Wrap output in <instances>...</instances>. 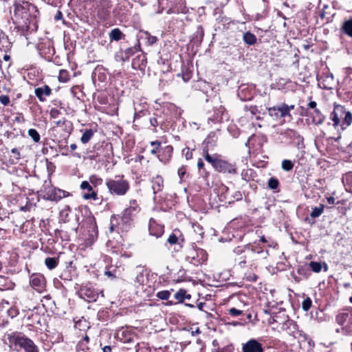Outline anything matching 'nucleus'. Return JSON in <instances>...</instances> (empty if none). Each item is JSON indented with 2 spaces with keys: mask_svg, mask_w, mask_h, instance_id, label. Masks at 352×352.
Returning <instances> with one entry per match:
<instances>
[{
  "mask_svg": "<svg viewBox=\"0 0 352 352\" xmlns=\"http://www.w3.org/2000/svg\"><path fill=\"white\" fill-rule=\"evenodd\" d=\"M30 285L40 294L46 291L47 281L45 277L42 274H32L30 277Z\"/></svg>",
  "mask_w": 352,
  "mask_h": 352,
  "instance_id": "nucleus-16",
  "label": "nucleus"
},
{
  "mask_svg": "<svg viewBox=\"0 0 352 352\" xmlns=\"http://www.w3.org/2000/svg\"><path fill=\"white\" fill-rule=\"evenodd\" d=\"M186 290L184 289H179L175 294H174V298L175 299L176 302H173L172 301H169L168 302V305H173L177 303H182L185 300V295H186Z\"/></svg>",
  "mask_w": 352,
  "mask_h": 352,
  "instance_id": "nucleus-45",
  "label": "nucleus"
},
{
  "mask_svg": "<svg viewBox=\"0 0 352 352\" xmlns=\"http://www.w3.org/2000/svg\"><path fill=\"white\" fill-rule=\"evenodd\" d=\"M43 192L44 199L56 202L59 201L63 198L67 197L71 195L69 192L52 186H45Z\"/></svg>",
  "mask_w": 352,
  "mask_h": 352,
  "instance_id": "nucleus-15",
  "label": "nucleus"
},
{
  "mask_svg": "<svg viewBox=\"0 0 352 352\" xmlns=\"http://www.w3.org/2000/svg\"><path fill=\"white\" fill-rule=\"evenodd\" d=\"M342 182L346 191L352 192V174H346L342 178Z\"/></svg>",
  "mask_w": 352,
  "mask_h": 352,
  "instance_id": "nucleus-50",
  "label": "nucleus"
},
{
  "mask_svg": "<svg viewBox=\"0 0 352 352\" xmlns=\"http://www.w3.org/2000/svg\"><path fill=\"white\" fill-rule=\"evenodd\" d=\"M141 208L136 199L129 201V206L121 214H113L110 219L109 232L123 234L132 228L134 219Z\"/></svg>",
  "mask_w": 352,
  "mask_h": 352,
  "instance_id": "nucleus-3",
  "label": "nucleus"
},
{
  "mask_svg": "<svg viewBox=\"0 0 352 352\" xmlns=\"http://www.w3.org/2000/svg\"><path fill=\"white\" fill-rule=\"evenodd\" d=\"M96 1L98 3L96 8L98 17L102 21L107 20L111 14V1L110 0H98Z\"/></svg>",
  "mask_w": 352,
  "mask_h": 352,
  "instance_id": "nucleus-18",
  "label": "nucleus"
},
{
  "mask_svg": "<svg viewBox=\"0 0 352 352\" xmlns=\"http://www.w3.org/2000/svg\"><path fill=\"white\" fill-rule=\"evenodd\" d=\"M141 51L140 43L135 45L133 47H128L120 52V60L123 62L128 60L135 53Z\"/></svg>",
  "mask_w": 352,
  "mask_h": 352,
  "instance_id": "nucleus-33",
  "label": "nucleus"
},
{
  "mask_svg": "<svg viewBox=\"0 0 352 352\" xmlns=\"http://www.w3.org/2000/svg\"><path fill=\"white\" fill-rule=\"evenodd\" d=\"M21 158V155L20 151L16 148H14L11 150V155L10 157V162L12 164H15L18 163L19 160Z\"/></svg>",
  "mask_w": 352,
  "mask_h": 352,
  "instance_id": "nucleus-51",
  "label": "nucleus"
},
{
  "mask_svg": "<svg viewBox=\"0 0 352 352\" xmlns=\"http://www.w3.org/2000/svg\"><path fill=\"white\" fill-rule=\"evenodd\" d=\"M311 96L308 98L309 100H311ZM299 108L300 109V115L310 118L312 124L314 125H320L324 122L325 116L322 113L320 110L317 108L316 102L310 100L307 107L300 106Z\"/></svg>",
  "mask_w": 352,
  "mask_h": 352,
  "instance_id": "nucleus-8",
  "label": "nucleus"
},
{
  "mask_svg": "<svg viewBox=\"0 0 352 352\" xmlns=\"http://www.w3.org/2000/svg\"><path fill=\"white\" fill-rule=\"evenodd\" d=\"M234 254V267L242 271L243 278L248 282H256L258 276L254 271L257 268V263L267 258L269 254L267 249L259 243H249L236 247Z\"/></svg>",
  "mask_w": 352,
  "mask_h": 352,
  "instance_id": "nucleus-1",
  "label": "nucleus"
},
{
  "mask_svg": "<svg viewBox=\"0 0 352 352\" xmlns=\"http://www.w3.org/2000/svg\"><path fill=\"white\" fill-rule=\"evenodd\" d=\"M77 352H91L88 343L79 341L76 345Z\"/></svg>",
  "mask_w": 352,
  "mask_h": 352,
  "instance_id": "nucleus-59",
  "label": "nucleus"
},
{
  "mask_svg": "<svg viewBox=\"0 0 352 352\" xmlns=\"http://www.w3.org/2000/svg\"><path fill=\"white\" fill-rule=\"evenodd\" d=\"M105 186L110 195L117 197L126 195L131 189L130 182L123 174L116 175L112 178L107 179Z\"/></svg>",
  "mask_w": 352,
  "mask_h": 352,
  "instance_id": "nucleus-5",
  "label": "nucleus"
},
{
  "mask_svg": "<svg viewBox=\"0 0 352 352\" xmlns=\"http://www.w3.org/2000/svg\"><path fill=\"white\" fill-rule=\"evenodd\" d=\"M297 274L302 278H308L311 276L310 268L309 265H299L296 269Z\"/></svg>",
  "mask_w": 352,
  "mask_h": 352,
  "instance_id": "nucleus-46",
  "label": "nucleus"
},
{
  "mask_svg": "<svg viewBox=\"0 0 352 352\" xmlns=\"http://www.w3.org/2000/svg\"><path fill=\"white\" fill-rule=\"evenodd\" d=\"M166 13L179 14L186 13L188 8L186 6L185 0H166Z\"/></svg>",
  "mask_w": 352,
  "mask_h": 352,
  "instance_id": "nucleus-17",
  "label": "nucleus"
},
{
  "mask_svg": "<svg viewBox=\"0 0 352 352\" xmlns=\"http://www.w3.org/2000/svg\"><path fill=\"white\" fill-rule=\"evenodd\" d=\"M151 149L150 153L151 155H155L162 163H168L173 153V147L172 145H166L162 146V142L159 140L150 142Z\"/></svg>",
  "mask_w": 352,
  "mask_h": 352,
  "instance_id": "nucleus-10",
  "label": "nucleus"
},
{
  "mask_svg": "<svg viewBox=\"0 0 352 352\" xmlns=\"http://www.w3.org/2000/svg\"><path fill=\"white\" fill-rule=\"evenodd\" d=\"M243 41L248 45H254L257 42V38L253 33L247 31L243 34Z\"/></svg>",
  "mask_w": 352,
  "mask_h": 352,
  "instance_id": "nucleus-42",
  "label": "nucleus"
},
{
  "mask_svg": "<svg viewBox=\"0 0 352 352\" xmlns=\"http://www.w3.org/2000/svg\"><path fill=\"white\" fill-rule=\"evenodd\" d=\"M117 269L111 266L106 269L104 275L113 280L117 277Z\"/></svg>",
  "mask_w": 352,
  "mask_h": 352,
  "instance_id": "nucleus-61",
  "label": "nucleus"
},
{
  "mask_svg": "<svg viewBox=\"0 0 352 352\" xmlns=\"http://www.w3.org/2000/svg\"><path fill=\"white\" fill-rule=\"evenodd\" d=\"M78 296L88 302H96L100 292L98 289H96L91 283L82 284L78 291L77 292Z\"/></svg>",
  "mask_w": 352,
  "mask_h": 352,
  "instance_id": "nucleus-14",
  "label": "nucleus"
},
{
  "mask_svg": "<svg viewBox=\"0 0 352 352\" xmlns=\"http://www.w3.org/2000/svg\"><path fill=\"white\" fill-rule=\"evenodd\" d=\"M110 41H119L124 39L125 34L118 28H113L109 34Z\"/></svg>",
  "mask_w": 352,
  "mask_h": 352,
  "instance_id": "nucleus-38",
  "label": "nucleus"
},
{
  "mask_svg": "<svg viewBox=\"0 0 352 352\" xmlns=\"http://www.w3.org/2000/svg\"><path fill=\"white\" fill-rule=\"evenodd\" d=\"M160 118V116H158L157 113H151V112L148 113V116H147L146 118L145 119V121H148L150 124V126H153L154 129L153 131L154 132H156V127L160 124L159 118Z\"/></svg>",
  "mask_w": 352,
  "mask_h": 352,
  "instance_id": "nucleus-41",
  "label": "nucleus"
},
{
  "mask_svg": "<svg viewBox=\"0 0 352 352\" xmlns=\"http://www.w3.org/2000/svg\"><path fill=\"white\" fill-rule=\"evenodd\" d=\"M152 189L154 194L161 192L164 188V179L161 175H156L151 179Z\"/></svg>",
  "mask_w": 352,
  "mask_h": 352,
  "instance_id": "nucleus-34",
  "label": "nucleus"
},
{
  "mask_svg": "<svg viewBox=\"0 0 352 352\" xmlns=\"http://www.w3.org/2000/svg\"><path fill=\"white\" fill-rule=\"evenodd\" d=\"M81 131H83V133L80 138V142L82 144H87L94 137V134L97 131V129H85L84 131L81 130Z\"/></svg>",
  "mask_w": 352,
  "mask_h": 352,
  "instance_id": "nucleus-39",
  "label": "nucleus"
},
{
  "mask_svg": "<svg viewBox=\"0 0 352 352\" xmlns=\"http://www.w3.org/2000/svg\"><path fill=\"white\" fill-rule=\"evenodd\" d=\"M227 112L226 108L221 105L213 107V114L208 118V120L213 123L221 122L224 118H227Z\"/></svg>",
  "mask_w": 352,
  "mask_h": 352,
  "instance_id": "nucleus-24",
  "label": "nucleus"
},
{
  "mask_svg": "<svg viewBox=\"0 0 352 352\" xmlns=\"http://www.w3.org/2000/svg\"><path fill=\"white\" fill-rule=\"evenodd\" d=\"M150 111L147 109H142L138 111H135L134 114V120H139L142 118H144V120L146 118L147 116H148V113Z\"/></svg>",
  "mask_w": 352,
  "mask_h": 352,
  "instance_id": "nucleus-60",
  "label": "nucleus"
},
{
  "mask_svg": "<svg viewBox=\"0 0 352 352\" xmlns=\"http://www.w3.org/2000/svg\"><path fill=\"white\" fill-rule=\"evenodd\" d=\"M39 15L36 6L28 1H19L14 3V23L27 32L37 30Z\"/></svg>",
  "mask_w": 352,
  "mask_h": 352,
  "instance_id": "nucleus-2",
  "label": "nucleus"
},
{
  "mask_svg": "<svg viewBox=\"0 0 352 352\" xmlns=\"http://www.w3.org/2000/svg\"><path fill=\"white\" fill-rule=\"evenodd\" d=\"M6 344L12 351L25 352H38V346L34 341L25 336L23 332L14 331L5 334Z\"/></svg>",
  "mask_w": 352,
  "mask_h": 352,
  "instance_id": "nucleus-4",
  "label": "nucleus"
},
{
  "mask_svg": "<svg viewBox=\"0 0 352 352\" xmlns=\"http://www.w3.org/2000/svg\"><path fill=\"white\" fill-rule=\"evenodd\" d=\"M54 237L56 239H60L61 241L69 242L70 241L71 233L67 230L56 229L54 230Z\"/></svg>",
  "mask_w": 352,
  "mask_h": 352,
  "instance_id": "nucleus-37",
  "label": "nucleus"
},
{
  "mask_svg": "<svg viewBox=\"0 0 352 352\" xmlns=\"http://www.w3.org/2000/svg\"><path fill=\"white\" fill-rule=\"evenodd\" d=\"M13 287L12 282L8 277L0 275V290L4 291L12 289Z\"/></svg>",
  "mask_w": 352,
  "mask_h": 352,
  "instance_id": "nucleus-44",
  "label": "nucleus"
},
{
  "mask_svg": "<svg viewBox=\"0 0 352 352\" xmlns=\"http://www.w3.org/2000/svg\"><path fill=\"white\" fill-rule=\"evenodd\" d=\"M280 331H285L288 335L294 338H296V333L299 334L300 332L297 323L289 318L286 320L285 324L282 325V328L280 329Z\"/></svg>",
  "mask_w": 352,
  "mask_h": 352,
  "instance_id": "nucleus-28",
  "label": "nucleus"
},
{
  "mask_svg": "<svg viewBox=\"0 0 352 352\" xmlns=\"http://www.w3.org/2000/svg\"><path fill=\"white\" fill-rule=\"evenodd\" d=\"M86 229L88 232L87 243H94L98 238V231L94 217H88L85 220Z\"/></svg>",
  "mask_w": 352,
  "mask_h": 352,
  "instance_id": "nucleus-20",
  "label": "nucleus"
},
{
  "mask_svg": "<svg viewBox=\"0 0 352 352\" xmlns=\"http://www.w3.org/2000/svg\"><path fill=\"white\" fill-rule=\"evenodd\" d=\"M76 276V270L74 269H65L60 274L59 277L63 280H72Z\"/></svg>",
  "mask_w": 352,
  "mask_h": 352,
  "instance_id": "nucleus-48",
  "label": "nucleus"
},
{
  "mask_svg": "<svg viewBox=\"0 0 352 352\" xmlns=\"http://www.w3.org/2000/svg\"><path fill=\"white\" fill-rule=\"evenodd\" d=\"M242 352H264V348L257 340L250 339L243 344Z\"/></svg>",
  "mask_w": 352,
  "mask_h": 352,
  "instance_id": "nucleus-26",
  "label": "nucleus"
},
{
  "mask_svg": "<svg viewBox=\"0 0 352 352\" xmlns=\"http://www.w3.org/2000/svg\"><path fill=\"white\" fill-rule=\"evenodd\" d=\"M270 303L268 302L267 308L263 309L264 314L269 315L270 317L267 318V323L272 327L273 330H276L280 332V329L282 328V325L285 324L286 320L289 318L285 313L278 312L274 313L272 311L274 306H270Z\"/></svg>",
  "mask_w": 352,
  "mask_h": 352,
  "instance_id": "nucleus-12",
  "label": "nucleus"
},
{
  "mask_svg": "<svg viewBox=\"0 0 352 352\" xmlns=\"http://www.w3.org/2000/svg\"><path fill=\"white\" fill-rule=\"evenodd\" d=\"M58 78L60 82H68L70 79L69 72L67 69H60Z\"/></svg>",
  "mask_w": 352,
  "mask_h": 352,
  "instance_id": "nucleus-57",
  "label": "nucleus"
},
{
  "mask_svg": "<svg viewBox=\"0 0 352 352\" xmlns=\"http://www.w3.org/2000/svg\"><path fill=\"white\" fill-rule=\"evenodd\" d=\"M294 163L289 160H283L281 163V168L285 171H290L294 168Z\"/></svg>",
  "mask_w": 352,
  "mask_h": 352,
  "instance_id": "nucleus-62",
  "label": "nucleus"
},
{
  "mask_svg": "<svg viewBox=\"0 0 352 352\" xmlns=\"http://www.w3.org/2000/svg\"><path fill=\"white\" fill-rule=\"evenodd\" d=\"M308 265L310 268V272L312 271L315 273H320L322 269V265L320 262L310 261Z\"/></svg>",
  "mask_w": 352,
  "mask_h": 352,
  "instance_id": "nucleus-56",
  "label": "nucleus"
},
{
  "mask_svg": "<svg viewBox=\"0 0 352 352\" xmlns=\"http://www.w3.org/2000/svg\"><path fill=\"white\" fill-rule=\"evenodd\" d=\"M35 96L37 97L40 102L46 101V98L49 97L52 94V90L47 85H44L42 87H38L34 89Z\"/></svg>",
  "mask_w": 352,
  "mask_h": 352,
  "instance_id": "nucleus-32",
  "label": "nucleus"
},
{
  "mask_svg": "<svg viewBox=\"0 0 352 352\" xmlns=\"http://www.w3.org/2000/svg\"><path fill=\"white\" fill-rule=\"evenodd\" d=\"M87 182H89L95 189H98V186H102L103 184L102 178L97 175H90Z\"/></svg>",
  "mask_w": 352,
  "mask_h": 352,
  "instance_id": "nucleus-47",
  "label": "nucleus"
},
{
  "mask_svg": "<svg viewBox=\"0 0 352 352\" xmlns=\"http://www.w3.org/2000/svg\"><path fill=\"white\" fill-rule=\"evenodd\" d=\"M345 108L340 104H335L333 112L330 115V119L333 122V126H340L344 115Z\"/></svg>",
  "mask_w": 352,
  "mask_h": 352,
  "instance_id": "nucleus-25",
  "label": "nucleus"
},
{
  "mask_svg": "<svg viewBox=\"0 0 352 352\" xmlns=\"http://www.w3.org/2000/svg\"><path fill=\"white\" fill-rule=\"evenodd\" d=\"M170 296V291L163 290L156 294V296L161 300H168Z\"/></svg>",
  "mask_w": 352,
  "mask_h": 352,
  "instance_id": "nucleus-64",
  "label": "nucleus"
},
{
  "mask_svg": "<svg viewBox=\"0 0 352 352\" xmlns=\"http://www.w3.org/2000/svg\"><path fill=\"white\" fill-rule=\"evenodd\" d=\"M26 308H28V310L32 311L31 314L27 318V320L30 321L28 326L35 329H38L42 327V316L38 312V307L35 305H32V307H26Z\"/></svg>",
  "mask_w": 352,
  "mask_h": 352,
  "instance_id": "nucleus-21",
  "label": "nucleus"
},
{
  "mask_svg": "<svg viewBox=\"0 0 352 352\" xmlns=\"http://www.w3.org/2000/svg\"><path fill=\"white\" fill-rule=\"evenodd\" d=\"M148 283V274L145 270L142 269L140 272L136 275L134 280V285L137 288H140L142 291H145V287Z\"/></svg>",
  "mask_w": 352,
  "mask_h": 352,
  "instance_id": "nucleus-30",
  "label": "nucleus"
},
{
  "mask_svg": "<svg viewBox=\"0 0 352 352\" xmlns=\"http://www.w3.org/2000/svg\"><path fill=\"white\" fill-rule=\"evenodd\" d=\"M184 258L189 263L199 266L206 262L208 254L205 250L197 248V245L192 243L191 247L185 251Z\"/></svg>",
  "mask_w": 352,
  "mask_h": 352,
  "instance_id": "nucleus-7",
  "label": "nucleus"
},
{
  "mask_svg": "<svg viewBox=\"0 0 352 352\" xmlns=\"http://www.w3.org/2000/svg\"><path fill=\"white\" fill-rule=\"evenodd\" d=\"M214 170L219 173L227 175H236L237 173L238 168L235 163H232L226 160L222 155L217 154L212 157H208V160Z\"/></svg>",
  "mask_w": 352,
  "mask_h": 352,
  "instance_id": "nucleus-6",
  "label": "nucleus"
},
{
  "mask_svg": "<svg viewBox=\"0 0 352 352\" xmlns=\"http://www.w3.org/2000/svg\"><path fill=\"white\" fill-rule=\"evenodd\" d=\"M186 240L183 232L179 229H174L166 240V246L169 250L175 254L182 253Z\"/></svg>",
  "mask_w": 352,
  "mask_h": 352,
  "instance_id": "nucleus-9",
  "label": "nucleus"
},
{
  "mask_svg": "<svg viewBox=\"0 0 352 352\" xmlns=\"http://www.w3.org/2000/svg\"><path fill=\"white\" fill-rule=\"evenodd\" d=\"M71 211L70 207L67 206L63 210H62L60 212V216L62 220L65 223L69 221L68 217L69 213Z\"/></svg>",
  "mask_w": 352,
  "mask_h": 352,
  "instance_id": "nucleus-63",
  "label": "nucleus"
},
{
  "mask_svg": "<svg viewBox=\"0 0 352 352\" xmlns=\"http://www.w3.org/2000/svg\"><path fill=\"white\" fill-rule=\"evenodd\" d=\"M55 127H62L67 133L69 134L73 130V124L65 118L54 122Z\"/></svg>",
  "mask_w": 352,
  "mask_h": 352,
  "instance_id": "nucleus-35",
  "label": "nucleus"
},
{
  "mask_svg": "<svg viewBox=\"0 0 352 352\" xmlns=\"http://www.w3.org/2000/svg\"><path fill=\"white\" fill-rule=\"evenodd\" d=\"M197 169L198 173L202 178L207 179L210 176V172L206 169V165L201 158L197 160Z\"/></svg>",
  "mask_w": 352,
  "mask_h": 352,
  "instance_id": "nucleus-40",
  "label": "nucleus"
},
{
  "mask_svg": "<svg viewBox=\"0 0 352 352\" xmlns=\"http://www.w3.org/2000/svg\"><path fill=\"white\" fill-rule=\"evenodd\" d=\"M336 322L342 327L343 334L352 336V307H348L339 310L336 316Z\"/></svg>",
  "mask_w": 352,
  "mask_h": 352,
  "instance_id": "nucleus-11",
  "label": "nucleus"
},
{
  "mask_svg": "<svg viewBox=\"0 0 352 352\" xmlns=\"http://www.w3.org/2000/svg\"><path fill=\"white\" fill-rule=\"evenodd\" d=\"M344 116L343 120L340 124L342 129H345L352 123V113L350 111H347L345 109Z\"/></svg>",
  "mask_w": 352,
  "mask_h": 352,
  "instance_id": "nucleus-49",
  "label": "nucleus"
},
{
  "mask_svg": "<svg viewBox=\"0 0 352 352\" xmlns=\"http://www.w3.org/2000/svg\"><path fill=\"white\" fill-rule=\"evenodd\" d=\"M267 109L269 116L272 117L274 120H279L287 116L288 108L287 104L285 103L269 107Z\"/></svg>",
  "mask_w": 352,
  "mask_h": 352,
  "instance_id": "nucleus-22",
  "label": "nucleus"
},
{
  "mask_svg": "<svg viewBox=\"0 0 352 352\" xmlns=\"http://www.w3.org/2000/svg\"><path fill=\"white\" fill-rule=\"evenodd\" d=\"M280 182L279 180L274 177H272L267 182V187L276 192L279 191Z\"/></svg>",
  "mask_w": 352,
  "mask_h": 352,
  "instance_id": "nucleus-53",
  "label": "nucleus"
},
{
  "mask_svg": "<svg viewBox=\"0 0 352 352\" xmlns=\"http://www.w3.org/2000/svg\"><path fill=\"white\" fill-rule=\"evenodd\" d=\"M149 234L152 236L159 238L162 236L164 232V226L158 223L155 219L151 218L148 222Z\"/></svg>",
  "mask_w": 352,
  "mask_h": 352,
  "instance_id": "nucleus-27",
  "label": "nucleus"
},
{
  "mask_svg": "<svg viewBox=\"0 0 352 352\" xmlns=\"http://www.w3.org/2000/svg\"><path fill=\"white\" fill-rule=\"evenodd\" d=\"M340 30L343 34L352 38V19L344 21Z\"/></svg>",
  "mask_w": 352,
  "mask_h": 352,
  "instance_id": "nucleus-43",
  "label": "nucleus"
},
{
  "mask_svg": "<svg viewBox=\"0 0 352 352\" xmlns=\"http://www.w3.org/2000/svg\"><path fill=\"white\" fill-rule=\"evenodd\" d=\"M218 137L215 131H211L202 142V155L204 160H208V157H212L217 153H213L217 145Z\"/></svg>",
  "mask_w": 352,
  "mask_h": 352,
  "instance_id": "nucleus-13",
  "label": "nucleus"
},
{
  "mask_svg": "<svg viewBox=\"0 0 352 352\" xmlns=\"http://www.w3.org/2000/svg\"><path fill=\"white\" fill-rule=\"evenodd\" d=\"M45 264L49 270H52L56 268L58 265V258L55 257H47L45 259Z\"/></svg>",
  "mask_w": 352,
  "mask_h": 352,
  "instance_id": "nucleus-54",
  "label": "nucleus"
},
{
  "mask_svg": "<svg viewBox=\"0 0 352 352\" xmlns=\"http://www.w3.org/2000/svg\"><path fill=\"white\" fill-rule=\"evenodd\" d=\"M298 350L297 352H313L314 342L305 333L300 331L298 336Z\"/></svg>",
  "mask_w": 352,
  "mask_h": 352,
  "instance_id": "nucleus-19",
  "label": "nucleus"
},
{
  "mask_svg": "<svg viewBox=\"0 0 352 352\" xmlns=\"http://www.w3.org/2000/svg\"><path fill=\"white\" fill-rule=\"evenodd\" d=\"M324 207V204H320L319 206L312 208V211L310 213L311 217L314 219L320 217L323 213Z\"/></svg>",
  "mask_w": 352,
  "mask_h": 352,
  "instance_id": "nucleus-55",
  "label": "nucleus"
},
{
  "mask_svg": "<svg viewBox=\"0 0 352 352\" xmlns=\"http://www.w3.org/2000/svg\"><path fill=\"white\" fill-rule=\"evenodd\" d=\"M28 135L33 140L35 143L40 142L41 136L38 132L34 129H30L28 131Z\"/></svg>",
  "mask_w": 352,
  "mask_h": 352,
  "instance_id": "nucleus-58",
  "label": "nucleus"
},
{
  "mask_svg": "<svg viewBox=\"0 0 352 352\" xmlns=\"http://www.w3.org/2000/svg\"><path fill=\"white\" fill-rule=\"evenodd\" d=\"M138 36V43H140V41H142L146 46H152L159 41L157 36L151 35L150 32L145 30H140Z\"/></svg>",
  "mask_w": 352,
  "mask_h": 352,
  "instance_id": "nucleus-29",
  "label": "nucleus"
},
{
  "mask_svg": "<svg viewBox=\"0 0 352 352\" xmlns=\"http://www.w3.org/2000/svg\"><path fill=\"white\" fill-rule=\"evenodd\" d=\"M241 179L246 182L254 181L257 177L256 172L252 168L243 169L241 173Z\"/></svg>",
  "mask_w": 352,
  "mask_h": 352,
  "instance_id": "nucleus-36",
  "label": "nucleus"
},
{
  "mask_svg": "<svg viewBox=\"0 0 352 352\" xmlns=\"http://www.w3.org/2000/svg\"><path fill=\"white\" fill-rule=\"evenodd\" d=\"M80 187L82 190H87V192H84L82 195L84 199H92L94 201L99 199L98 189L94 188L89 182L82 181Z\"/></svg>",
  "mask_w": 352,
  "mask_h": 352,
  "instance_id": "nucleus-23",
  "label": "nucleus"
},
{
  "mask_svg": "<svg viewBox=\"0 0 352 352\" xmlns=\"http://www.w3.org/2000/svg\"><path fill=\"white\" fill-rule=\"evenodd\" d=\"M227 314L232 316V317H241L240 318L241 320H244L243 314L244 311L236 309L235 307H231L227 309Z\"/></svg>",
  "mask_w": 352,
  "mask_h": 352,
  "instance_id": "nucleus-52",
  "label": "nucleus"
},
{
  "mask_svg": "<svg viewBox=\"0 0 352 352\" xmlns=\"http://www.w3.org/2000/svg\"><path fill=\"white\" fill-rule=\"evenodd\" d=\"M117 338L123 343H134L137 339L134 333L122 329L116 333Z\"/></svg>",
  "mask_w": 352,
  "mask_h": 352,
  "instance_id": "nucleus-31",
  "label": "nucleus"
}]
</instances>
